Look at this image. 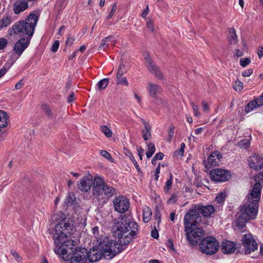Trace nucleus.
<instances>
[{
    "mask_svg": "<svg viewBox=\"0 0 263 263\" xmlns=\"http://www.w3.org/2000/svg\"><path fill=\"white\" fill-rule=\"evenodd\" d=\"M260 185L256 184L248 193L244 203L239 206V212L236 214L237 219L235 221L237 227L242 228L248 221L256 218L260 198Z\"/></svg>",
    "mask_w": 263,
    "mask_h": 263,
    "instance_id": "1",
    "label": "nucleus"
},
{
    "mask_svg": "<svg viewBox=\"0 0 263 263\" xmlns=\"http://www.w3.org/2000/svg\"><path fill=\"white\" fill-rule=\"evenodd\" d=\"M96 245L98 246L90 249L87 253L89 263L97 262L102 256L111 258L123 250L122 246L118 242L106 236H101L98 239Z\"/></svg>",
    "mask_w": 263,
    "mask_h": 263,
    "instance_id": "2",
    "label": "nucleus"
},
{
    "mask_svg": "<svg viewBox=\"0 0 263 263\" xmlns=\"http://www.w3.org/2000/svg\"><path fill=\"white\" fill-rule=\"evenodd\" d=\"M112 230L114 235L119 239L120 244L126 245L135 238L138 231V225L135 221L123 219L114 222Z\"/></svg>",
    "mask_w": 263,
    "mask_h": 263,
    "instance_id": "3",
    "label": "nucleus"
},
{
    "mask_svg": "<svg viewBox=\"0 0 263 263\" xmlns=\"http://www.w3.org/2000/svg\"><path fill=\"white\" fill-rule=\"evenodd\" d=\"M183 222L188 242L192 246H196L197 243V210H189L184 216Z\"/></svg>",
    "mask_w": 263,
    "mask_h": 263,
    "instance_id": "4",
    "label": "nucleus"
},
{
    "mask_svg": "<svg viewBox=\"0 0 263 263\" xmlns=\"http://www.w3.org/2000/svg\"><path fill=\"white\" fill-rule=\"evenodd\" d=\"M38 20L37 16L34 13H30L26 18L25 22L20 21L10 29L9 34H18L20 36L25 34L32 36Z\"/></svg>",
    "mask_w": 263,
    "mask_h": 263,
    "instance_id": "5",
    "label": "nucleus"
},
{
    "mask_svg": "<svg viewBox=\"0 0 263 263\" xmlns=\"http://www.w3.org/2000/svg\"><path fill=\"white\" fill-rule=\"evenodd\" d=\"M76 231L74 221L70 219L64 218L55 227V233L53 236L55 245L60 244L62 240L65 239L68 234H72Z\"/></svg>",
    "mask_w": 263,
    "mask_h": 263,
    "instance_id": "6",
    "label": "nucleus"
},
{
    "mask_svg": "<svg viewBox=\"0 0 263 263\" xmlns=\"http://www.w3.org/2000/svg\"><path fill=\"white\" fill-rule=\"evenodd\" d=\"M116 194V190L107 184L102 177H95L92 186V194L95 197L99 199H108Z\"/></svg>",
    "mask_w": 263,
    "mask_h": 263,
    "instance_id": "7",
    "label": "nucleus"
},
{
    "mask_svg": "<svg viewBox=\"0 0 263 263\" xmlns=\"http://www.w3.org/2000/svg\"><path fill=\"white\" fill-rule=\"evenodd\" d=\"M77 250V242L66 237L65 239L61 241L60 244L55 245L54 252L60 255L64 260H68L69 256Z\"/></svg>",
    "mask_w": 263,
    "mask_h": 263,
    "instance_id": "8",
    "label": "nucleus"
},
{
    "mask_svg": "<svg viewBox=\"0 0 263 263\" xmlns=\"http://www.w3.org/2000/svg\"><path fill=\"white\" fill-rule=\"evenodd\" d=\"M220 244L214 237L209 236L202 239L199 243V249L202 253L206 255H212L219 250Z\"/></svg>",
    "mask_w": 263,
    "mask_h": 263,
    "instance_id": "9",
    "label": "nucleus"
},
{
    "mask_svg": "<svg viewBox=\"0 0 263 263\" xmlns=\"http://www.w3.org/2000/svg\"><path fill=\"white\" fill-rule=\"evenodd\" d=\"M231 175L229 171L221 168H215L210 172L211 179L216 182H224L228 180Z\"/></svg>",
    "mask_w": 263,
    "mask_h": 263,
    "instance_id": "10",
    "label": "nucleus"
},
{
    "mask_svg": "<svg viewBox=\"0 0 263 263\" xmlns=\"http://www.w3.org/2000/svg\"><path fill=\"white\" fill-rule=\"evenodd\" d=\"M242 242L246 254H250L251 252L257 250L258 244L250 234L243 235Z\"/></svg>",
    "mask_w": 263,
    "mask_h": 263,
    "instance_id": "11",
    "label": "nucleus"
},
{
    "mask_svg": "<svg viewBox=\"0 0 263 263\" xmlns=\"http://www.w3.org/2000/svg\"><path fill=\"white\" fill-rule=\"evenodd\" d=\"M115 210L119 213H123L127 211L129 206L128 199L124 196H118L113 201Z\"/></svg>",
    "mask_w": 263,
    "mask_h": 263,
    "instance_id": "12",
    "label": "nucleus"
},
{
    "mask_svg": "<svg viewBox=\"0 0 263 263\" xmlns=\"http://www.w3.org/2000/svg\"><path fill=\"white\" fill-rule=\"evenodd\" d=\"M145 60L146 66L148 70L158 79L160 80H163V76L160 68L153 62L149 54L147 53L145 54Z\"/></svg>",
    "mask_w": 263,
    "mask_h": 263,
    "instance_id": "13",
    "label": "nucleus"
},
{
    "mask_svg": "<svg viewBox=\"0 0 263 263\" xmlns=\"http://www.w3.org/2000/svg\"><path fill=\"white\" fill-rule=\"evenodd\" d=\"M85 248L78 249L69 256L70 263H89Z\"/></svg>",
    "mask_w": 263,
    "mask_h": 263,
    "instance_id": "14",
    "label": "nucleus"
},
{
    "mask_svg": "<svg viewBox=\"0 0 263 263\" xmlns=\"http://www.w3.org/2000/svg\"><path fill=\"white\" fill-rule=\"evenodd\" d=\"M221 158L222 155L219 151H216L214 152L209 155L207 161L203 162L205 168L206 170H209L212 167L218 166Z\"/></svg>",
    "mask_w": 263,
    "mask_h": 263,
    "instance_id": "15",
    "label": "nucleus"
},
{
    "mask_svg": "<svg viewBox=\"0 0 263 263\" xmlns=\"http://www.w3.org/2000/svg\"><path fill=\"white\" fill-rule=\"evenodd\" d=\"M30 39L28 37H22L18 40L13 47V50L17 55L16 59L20 57L29 44Z\"/></svg>",
    "mask_w": 263,
    "mask_h": 263,
    "instance_id": "16",
    "label": "nucleus"
},
{
    "mask_svg": "<svg viewBox=\"0 0 263 263\" xmlns=\"http://www.w3.org/2000/svg\"><path fill=\"white\" fill-rule=\"evenodd\" d=\"M249 165L256 171L263 168V156L258 154L252 155L248 160Z\"/></svg>",
    "mask_w": 263,
    "mask_h": 263,
    "instance_id": "17",
    "label": "nucleus"
},
{
    "mask_svg": "<svg viewBox=\"0 0 263 263\" xmlns=\"http://www.w3.org/2000/svg\"><path fill=\"white\" fill-rule=\"evenodd\" d=\"M92 185V180L87 177H83L78 183V186L79 190L82 192H87Z\"/></svg>",
    "mask_w": 263,
    "mask_h": 263,
    "instance_id": "18",
    "label": "nucleus"
},
{
    "mask_svg": "<svg viewBox=\"0 0 263 263\" xmlns=\"http://www.w3.org/2000/svg\"><path fill=\"white\" fill-rule=\"evenodd\" d=\"M147 89L149 95L155 99L157 98V95L160 94L162 92V88L159 85L152 83H148Z\"/></svg>",
    "mask_w": 263,
    "mask_h": 263,
    "instance_id": "19",
    "label": "nucleus"
},
{
    "mask_svg": "<svg viewBox=\"0 0 263 263\" xmlns=\"http://www.w3.org/2000/svg\"><path fill=\"white\" fill-rule=\"evenodd\" d=\"M236 248V244L231 241H224L221 244V251L224 254L232 253Z\"/></svg>",
    "mask_w": 263,
    "mask_h": 263,
    "instance_id": "20",
    "label": "nucleus"
},
{
    "mask_svg": "<svg viewBox=\"0 0 263 263\" xmlns=\"http://www.w3.org/2000/svg\"><path fill=\"white\" fill-rule=\"evenodd\" d=\"M214 211L215 208L211 205L198 206V212H200L204 217H210Z\"/></svg>",
    "mask_w": 263,
    "mask_h": 263,
    "instance_id": "21",
    "label": "nucleus"
},
{
    "mask_svg": "<svg viewBox=\"0 0 263 263\" xmlns=\"http://www.w3.org/2000/svg\"><path fill=\"white\" fill-rule=\"evenodd\" d=\"M28 7V3L26 1H17L13 5V10L15 14H18L25 10Z\"/></svg>",
    "mask_w": 263,
    "mask_h": 263,
    "instance_id": "22",
    "label": "nucleus"
},
{
    "mask_svg": "<svg viewBox=\"0 0 263 263\" xmlns=\"http://www.w3.org/2000/svg\"><path fill=\"white\" fill-rule=\"evenodd\" d=\"M152 212L151 209L147 206L143 209V220L144 222H148L151 218Z\"/></svg>",
    "mask_w": 263,
    "mask_h": 263,
    "instance_id": "23",
    "label": "nucleus"
},
{
    "mask_svg": "<svg viewBox=\"0 0 263 263\" xmlns=\"http://www.w3.org/2000/svg\"><path fill=\"white\" fill-rule=\"evenodd\" d=\"M143 123L144 125V129L142 131L143 137L145 141H147L148 137L151 135L150 133L151 126L147 122L144 120H143Z\"/></svg>",
    "mask_w": 263,
    "mask_h": 263,
    "instance_id": "24",
    "label": "nucleus"
},
{
    "mask_svg": "<svg viewBox=\"0 0 263 263\" xmlns=\"http://www.w3.org/2000/svg\"><path fill=\"white\" fill-rule=\"evenodd\" d=\"M12 23L11 17L9 16H4L0 20V28L7 27Z\"/></svg>",
    "mask_w": 263,
    "mask_h": 263,
    "instance_id": "25",
    "label": "nucleus"
},
{
    "mask_svg": "<svg viewBox=\"0 0 263 263\" xmlns=\"http://www.w3.org/2000/svg\"><path fill=\"white\" fill-rule=\"evenodd\" d=\"M229 31V41L231 44H235L237 42V36L234 28H230Z\"/></svg>",
    "mask_w": 263,
    "mask_h": 263,
    "instance_id": "26",
    "label": "nucleus"
},
{
    "mask_svg": "<svg viewBox=\"0 0 263 263\" xmlns=\"http://www.w3.org/2000/svg\"><path fill=\"white\" fill-rule=\"evenodd\" d=\"M7 115L6 112L3 110H0V125L2 128H4L7 124Z\"/></svg>",
    "mask_w": 263,
    "mask_h": 263,
    "instance_id": "27",
    "label": "nucleus"
},
{
    "mask_svg": "<svg viewBox=\"0 0 263 263\" xmlns=\"http://www.w3.org/2000/svg\"><path fill=\"white\" fill-rule=\"evenodd\" d=\"M254 180L256 181V183H255V184L254 185L253 187H254L256 184H259L260 186V195L261 194V189L262 187L261 183H262V180H263V172H261L258 173L255 176Z\"/></svg>",
    "mask_w": 263,
    "mask_h": 263,
    "instance_id": "28",
    "label": "nucleus"
},
{
    "mask_svg": "<svg viewBox=\"0 0 263 263\" xmlns=\"http://www.w3.org/2000/svg\"><path fill=\"white\" fill-rule=\"evenodd\" d=\"M109 83L108 79L105 78L102 79L97 83V86L99 90L105 89L108 85Z\"/></svg>",
    "mask_w": 263,
    "mask_h": 263,
    "instance_id": "29",
    "label": "nucleus"
},
{
    "mask_svg": "<svg viewBox=\"0 0 263 263\" xmlns=\"http://www.w3.org/2000/svg\"><path fill=\"white\" fill-rule=\"evenodd\" d=\"M111 39V36H108L104 38L101 41V44L98 47V50H101L102 49H105L106 47L108 46V44L106 43L109 42Z\"/></svg>",
    "mask_w": 263,
    "mask_h": 263,
    "instance_id": "30",
    "label": "nucleus"
},
{
    "mask_svg": "<svg viewBox=\"0 0 263 263\" xmlns=\"http://www.w3.org/2000/svg\"><path fill=\"white\" fill-rule=\"evenodd\" d=\"M116 78L117 79V85H122L126 86L128 85V82L126 77H123L122 76L119 77L118 76H116Z\"/></svg>",
    "mask_w": 263,
    "mask_h": 263,
    "instance_id": "31",
    "label": "nucleus"
},
{
    "mask_svg": "<svg viewBox=\"0 0 263 263\" xmlns=\"http://www.w3.org/2000/svg\"><path fill=\"white\" fill-rule=\"evenodd\" d=\"M258 106V105L255 101H251L246 107L245 111L246 112H249Z\"/></svg>",
    "mask_w": 263,
    "mask_h": 263,
    "instance_id": "32",
    "label": "nucleus"
},
{
    "mask_svg": "<svg viewBox=\"0 0 263 263\" xmlns=\"http://www.w3.org/2000/svg\"><path fill=\"white\" fill-rule=\"evenodd\" d=\"M75 200V196L73 193H69L67 196L65 203L67 205H70L73 203V201Z\"/></svg>",
    "mask_w": 263,
    "mask_h": 263,
    "instance_id": "33",
    "label": "nucleus"
},
{
    "mask_svg": "<svg viewBox=\"0 0 263 263\" xmlns=\"http://www.w3.org/2000/svg\"><path fill=\"white\" fill-rule=\"evenodd\" d=\"M127 71V69L125 67V65L123 64V63H121L118 67V71L116 76H123L124 74L126 73Z\"/></svg>",
    "mask_w": 263,
    "mask_h": 263,
    "instance_id": "34",
    "label": "nucleus"
},
{
    "mask_svg": "<svg viewBox=\"0 0 263 263\" xmlns=\"http://www.w3.org/2000/svg\"><path fill=\"white\" fill-rule=\"evenodd\" d=\"M42 108L46 115L48 116L49 118H52L54 117L52 111L48 105H43L42 106Z\"/></svg>",
    "mask_w": 263,
    "mask_h": 263,
    "instance_id": "35",
    "label": "nucleus"
},
{
    "mask_svg": "<svg viewBox=\"0 0 263 263\" xmlns=\"http://www.w3.org/2000/svg\"><path fill=\"white\" fill-rule=\"evenodd\" d=\"M226 197L225 193H221L216 196L215 201L216 202L221 204L225 201Z\"/></svg>",
    "mask_w": 263,
    "mask_h": 263,
    "instance_id": "36",
    "label": "nucleus"
},
{
    "mask_svg": "<svg viewBox=\"0 0 263 263\" xmlns=\"http://www.w3.org/2000/svg\"><path fill=\"white\" fill-rule=\"evenodd\" d=\"M102 132L107 137H110L112 136V133L111 130L108 128L106 126H101Z\"/></svg>",
    "mask_w": 263,
    "mask_h": 263,
    "instance_id": "37",
    "label": "nucleus"
},
{
    "mask_svg": "<svg viewBox=\"0 0 263 263\" xmlns=\"http://www.w3.org/2000/svg\"><path fill=\"white\" fill-rule=\"evenodd\" d=\"M172 182H173V175L172 174H170V179L166 181V182L165 183V185L164 186V190L166 191L167 192L171 189L172 185Z\"/></svg>",
    "mask_w": 263,
    "mask_h": 263,
    "instance_id": "38",
    "label": "nucleus"
},
{
    "mask_svg": "<svg viewBox=\"0 0 263 263\" xmlns=\"http://www.w3.org/2000/svg\"><path fill=\"white\" fill-rule=\"evenodd\" d=\"M11 254L13 256L14 259L17 262H20L22 260V258L20 255L14 250H12L10 252Z\"/></svg>",
    "mask_w": 263,
    "mask_h": 263,
    "instance_id": "39",
    "label": "nucleus"
},
{
    "mask_svg": "<svg viewBox=\"0 0 263 263\" xmlns=\"http://www.w3.org/2000/svg\"><path fill=\"white\" fill-rule=\"evenodd\" d=\"M250 144V140L248 139H242L239 142V146L241 148H248Z\"/></svg>",
    "mask_w": 263,
    "mask_h": 263,
    "instance_id": "40",
    "label": "nucleus"
},
{
    "mask_svg": "<svg viewBox=\"0 0 263 263\" xmlns=\"http://www.w3.org/2000/svg\"><path fill=\"white\" fill-rule=\"evenodd\" d=\"M233 88L236 91H241L243 88V83L239 80H236L233 85Z\"/></svg>",
    "mask_w": 263,
    "mask_h": 263,
    "instance_id": "41",
    "label": "nucleus"
},
{
    "mask_svg": "<svg viewBox=\"0 0 263 263\" xmlns=\"http://www.w3.org/2000/svg\"><path fill=\"white\" fill-rule=\"evenodd\" d=\"M100 154L102 156V157H103L107 159V160H109L110 162H113L114 159L111 157L110 154L106 151L101 150L100 151Z\"/></svg>",
    "mask_w": 263,
    "mask_h": 263,
    "instance_id": "42",
    "label": "nucleus"
},
{
    "mask_svg": "<svg viewBox=\"0 0 263 263\" xmlns=\"http://www.w3.org/2000/svg\"><path fill=\"white\" fill-rule=\"evenodd\" d=\"M240 65L245 67L250 64L251 60L249 58H241L239 61Z\"/></svg>",
    "mask_w": 263,
    "mask_h": 263,
    "instance_id": "43",
    "label": "nucleus"
},
{
    "mask_svg": "<svg viewBox=\"0 0 263 263\" xmlns=\"http://www.w3.org/2000/svg\"><path fill=\"white\" fill-rule=\"evenodd\" d=\"M174 126L173 125H171L169 127L168 130V138L167 140L168 141H171L172 138H173L174 134Z\"/></svg>",
    "mask_w": 263,
    "mask_h": 263,
    "instance_id": "44",
    "label": "nucleus"
},
{
    "mask_svg": "<svg viewBox=\"0 0 263 263\" xmlns=\"http://www.w3.org/2000/svg\"><path fill=\"white\" fill-rule=\"evenodd\" d=\"M177 195L176 193H174L171 196L170 198L167 200V203L169 204H173L177 201Z\"/></svg>",
    "mask_w": 263,
    "mask_h": 263,
    "instance_id": "45",
    "label": "nucleus"
},
{
    "mask_svg": "<svg viewBox=\"0 0 263 263\" xmlns=\"http://www.w3.org/2000/svg\"><path fill=\"white\" fill-rule=\"evenodd\" d=\"M202 110L204 112L209 111L210 107L208 103L206 101H203L201 103Z\"/></svg>",
    "mask_w": 263,
    "mask_h": 263,
    "instance_id": "46",
    "label": "nucleus"
},
{
    "mask_svg": "<svg viewBox=\"0 0 263 263\" xmlns=\"http://www.w3.org/2000/svg\"><path fill=\"white\" fill-rule=\"evenodd\" d=\"M116 10H117V4H114L112 6V9H111L109 15H108V16L106 18L107 20H110L112 18V17L114 15Z\"/></svg>",
    "mask_w": 263,
    "mask_h": 263,
    "instance_id": "47",
    "label": "nucleus"
},
{
    "mask_svg": "<svg viewBox=\"0 0 263 263\" xmlns=\"http://www.w3.org/2000/svg\"><path fill=\"white\" fill-rule=\"evenodd\" d=\"M8 44V41L4 38H0V50L4 49Z\"/></svg>",
    "mask_w": 263,
    "mask_h": 263,
    "instance_id": "48",
    "label": "nucleus"
},
{
    "mask_svg": "<svg viewBox=\"0 0 263 263\" xmlns=\"http://www.w3.org/2000/svg\"><path fill=\"white\" fill-rule=\"evenodd\" d=\"M75 41V39L73 36L69 35L67 39L66 42V45L68 46H71Z\"/></svg>",
    "mask_w": 263,
    "mask_h": 263,
    "instance_id": "49",
    "label": "nucleus"
},
{
    "mask_svg": "<svg viewBox=\"0 0 263 263\" xmlns=\"http://www.w3.org/2000/svg\"><path fill=\"white\" fill-rule=\"evenodd\" d=\"M156 99L158 102V104H161L165 107L167 106L168 103L166 100L161 98H157Z\"/></svg>",
    "mask_w": 263,
    "mask_h": 263,
    "instance_id": "50",
    "label": "nucleus"
},
{
    "mask_svg": "<svg viewBox=\"0 0 263 263\" xmlns=\"http://www.w3.org/2000/svg\"><path fill=\"white\" fill-rule=\"evenodd\" d=\"M60 42L59 41H55L51 47V50L53 52H55L59 47Z\"/></svg>",
    "mask_w": 263,
    "mask_h": 263,
    "instance_id": "51",
    "label": "nucleus"
},
{
    "mask_svg": "<svg viewBox=\"0 0 263 263\" xmlns=\"http://www.w3.org/2000/svg\"><path fill=\"white\" fill-rule=\"evenodd\" d=\"M92 234L95 237H96L97 240L98 239L100 238L101 237H99V228L98 227H94L92 228ZM97 242V240L96 241Z\"/></svg>",
    "mask_w": 263,
    "mask_h": 263,
    "instance_id": "52",
    "label": "nucleus"
},
{
    "mask_svg": "<svg viewBox=\"0 0 263 263\" xmlns=\"http://www.w3.org/2000/svg\"><path fill=\"white\" fill-rule=\"evenodd\" d=\"M160 172V163H159L156 169V171H155V180H158Z\"/></svg>",
    "mask_w": 263,
    "mask_h": 263,
    "instance_id": "53",
    "label": "nucleus"
},
{
    "mask_svg": "<svg viewBox=\"0 0 263 263\" xmlns=\"http://www.w3.org/2000/svg\"><path fill=\"white\" fill-rule=\"evenodd\" d=\"M253 72V70L252 69H249L245 70L242 72V75L246 77L250 76Z\"/></svg>",
    "mask_w": 263,
    "mask_h": 263,
    "instance_id": "54",
    "label": "nucleus"
},
{
    "mask_svg": "<svg viewBox=\"0 0 263 263\" xmlns=\"http://www.w3.org/2000/svg\"><path fill=\"white\" fill-rule=\"evenodd\" d=\"M24 82L23 80L22 79L20 81H18L15 85V88L17 90L20 89L22 88L23 85H24Z\"/></svg>",
    "mask_w": 263,
    "mask_h": 263,
    "instance_id": "55",
    "label": "nucleus"
},
{
    "mask_svg": "<svg viewBox=\"0 0 263 263\" xmlns=\"http://www.w3.org/2000/svg\"><path fill=\"white\" fill-rule=\"evenodd\" d=\"M184 152V149H179L174 152V155L176 156H177L178 155L182 156H183Z\"/></svg>",
    "mask_w": 263,
    "mask_h": 263,
    "instance_id": "56",
    "label": "nucleus"
},
{
    "mask_svg": "<svg viewBox=\"0 0 263 263\" xmlns=\"http://www.w3.org/2000/svg\"><path fill=\"white\" fill-rule=\"evenodd\" d=\"M10 66L11 65L9 66L8 68L4 67L0 70V78L7 72L8 69L10 67Z\"/></svg>",
    "mask_w": 263,
    "mask_h": 263,
    "instance_id": "57",
    "label": "nucleus"
},
{
    "mask_svg": "<svg viewBox=\"0 0 263 263\" xmlns=\"http://www.w3.org/2000/svg\"><path fill=\"white\" fill-rule=\"evenodd\" d=\"M259 106L263 105V96L254 100Z\"/></svg>",
    "mask_w": 263,
    "mask_h": 263,
    "instance_id": "58",
    "label": "nucleus"
},
{
    "mask_svg": "<svg viewBox=\"0 0 263 263\" xmlns=\"http://www.w3.org/2000/svg\"><path fill=\"white\" fill-rule=\"evenodd\" d=\"M148 11H149L148 6V5H147L146 8H145V9L143 11L142 14H141V16L143 18H145L148 14Z\"/></svg>",
    "mask_w": 263,
    "mask_h": 263,
    "instance_id": "59",
    "label": "nucleus"
},
{
    "mask_svg": "<svg viewBox=\"0 0 263 263\" xmlns=\"http://www.w3.org/2000/svg\"><path fill=\"white\" fill-rule=\"evenodd\" d=\"M155 149H149L148 151L146 153V157L148 158H151L155 153Z\"/></svg>",
    "mask_w": 263,
    "mask_h": 263,
    "instance_id": "60",
    "label": "nucleus"
},
{
    "mask_svg": "<svg viewBox=\"0 0 263 263\" xmlns=\"http://www.w3.org/2000/svg\"><path fill=\"white\" fill-rule=\"evenodd\" d=\"M164 157V154L162 153H157L154 157L155 159L162 160Z\"/></svg>",
    "mask_w": 263,
    "mask_h": 263,
    "instance_id": "61",
    "label": "nucleus"
},
{
    "mask_svg": "<svg viewBox=\"0 0 263 263\" xmlns=\"http://www.w3.org/2000/svg\"><path fill=\"white\" fill-rule=\"evenodd\" d=\"M151 236L154 238H157L159 237V234L156 230H152L151 232Z\"/></svg>",
    "mask_w": 263,
    "mask_h": 263,
    "instance_id": "62",
    "label": "nucleus"
},
{
    "mask_svg": "<svg viewBox=\"0 0 263 263\" xmlns=\"http://www.w3.org/2000/svg\"><path fill=\"white\" fill-rule=\"evenodd\" d=\"M243 55V51L240 50L239 49H236L235 51V55L237 57H240Z\"/></svg>",
    "mask_w": 263,
    "mask_h": 263,
    "instance_id": "63",
    "label": "nucleus"
},
{
    "mask_svg": "<svg viewBox=\"0 0 263 263\" xmlns=\"http://www.w3.org/2000/svg\"><path fill=\"white\" fill-rule=\"evenodd\" d=\"M257 54L259 58L263 57V47H260L257 51Z\"/></svg>",
    "mask_w": 263,
    "mask_h": 263,
    "instance_id": "64",
    "label": "nucleus"
}]
</instances>
